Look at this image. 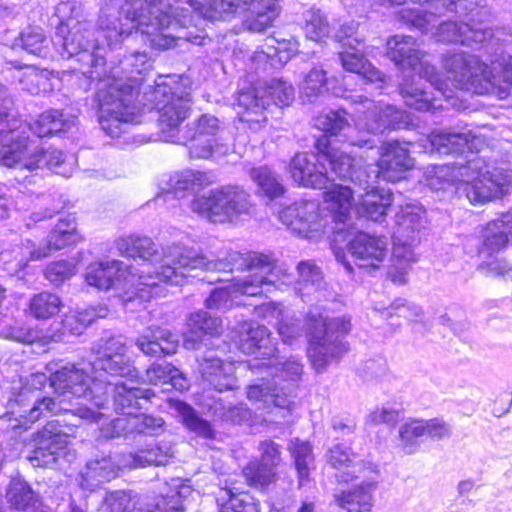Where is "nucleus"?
Instances as JSON below:
<instances>
[{
    "label": "nucleus",
    "mask_w": 512,
    "mask_h": 512,
    "mask_svg": "<svg viewBox=\"0 0 512 512\" xmlns=\"http://www.w3.org/2000/svg\"><path fill=\"white\" fill-rule=\"evenodd\" d=\"M67 25L58 28L55 44L61 45L60 53L64 57H76L79 72V87L88 91L92 84L96 85V102L98 120L101 128L111 137H118L121 126L132 121L135 101L140 91L149 90L145 86L152 68V60L146 52L135 51L124 55L117 65L107 68V50H114L119 45L111 47L103 36L97 21L98 38L93 39V25L90 21H79L75 17L67 19ZM141 35V31L133 29L132 33ZM142 37V36H140ZM141 40L144 42L143 38ZM145 43H148L145 41Z\"/></svg>",
    "instance_id": "1"
},
{
    "label": "nucleus",
    "mask_w": 512,
    "mask_h": 512,
    "mask_svg": "<svg viewBox=\"0 0 512 512\" xmlns=\"http://www.w3.org/2000/svg\"><path fill=\"white\" fill-rule=\"evenodd\" d=\"M254 271L242 278L233 279L224 287L214 288L205 300L210 310L226 311L236 304L237 295L257 296L270 287L280 288L294 281L290 267L279 263L272 253L255 251H219L215 258H207L201 251L180 244L163 248L161 271L156 275H141L138 294L142 299H152L162 293L160 283L182 285L188 277H199L200 272Z\"/></svg>",
    "instance_id": "2"
},
{
    "label": "nucleus",
    "mask_w": 512,
    "mask_h": 512,
    "mask_svg": "<svg viewBox=\"0 0 512 512\" xmlns=\"http://www.w3.org/2000/svg\"><path fill=\"white\" fill-rule=\"evenodd\" d=\"M413 150L421 148V152L453 156L455 160L447 162L437 174H445L450 170L451 180L457 181L456 192L465 196L473 204H485L492 199L500 198L509 192L512 173L502 167H492L474 151L475 139L470 133H439L421 138L418 143H407Z\"/></svg>",
    "instance_id": "3"
},
{
    "label": "nucleus",
    "mask_w": 512,
    "mask_h": 512,
    "mask_svg": "<svg viewBox=\"0 0 512 512\" xmlns=\"http://www.w3.org/2000/svg\"><path fill=\"white\" fill-rule=\"evenodd\" d=\"M239 348L244 354L254 356L248 364L251 370L266 371L265 377L248 386L247 398L268 413L277 411L282 418L290 415L303 372L300 361L294 357L285 362L273 361L277 348L268 328L259 324L248 327L240 338Z\"/></svg>",
    "instance_id": "4"
},
{
    "label": "nucleus",
    "mask_w": 512,
    "mask_h": 512,
    "mask_svg": "<svg viewBox=\"0 0 512 512\" xmlns=\"http://www.w3.org/2000/svg\"><path fill=\"white\" fill-rule=\"evenodd\" d=\"M49 383L54 389L55 397H43L36 399L30 408L20 407L19 418H10V425L13 428L25 427L40 419L47 414L63 416H78L80 419L98 421L100 416L104 415L86 406L82 402H72L75 400H86L97 409H109L110 399L107 397V391L104 390L97 381L102 379L94 376L88 362H82L78 365L66 363L52 371L50 369Z\"/></svg>",
    "instance_id": "5"
},
{
    "label": "nucleus",
    "mask_w": 512,
    "mask_h": 512,
    "mask_svg": "<svg viewBox=\"0 0 512 512\" xmlns=\"http://www.w3.org/2000/svg\"><path fill=\"white\" fill-rule=\"evenodd\" d=\"M387 57L401 69L411 74L404 77L399 86L405 105L417 111H434L448 105L460 109L458 99L442 79L435 66L422 61V53L412 36L395 35L387 41Z\"/></svg>",
    "instance_id": "6"
},
{
    "label": "nucleus",
    "mask_w": 512,
    "mask_h": 512,
    "mask_svg": "<svg viewBox=\"0 0 512 512\" xmlns=\"http://www.w3.org/2000/svg\"><path fill=\"white\" fill-rule=\"evenodd\" d=\"M115 245L121 255L141 261L142 268L135 271L133 266L125 265L119 260L95 262L87 267L85 274L87 284L100 290H108L124 289L126 284L130 283L133 290L125 293L124 301L130 302L134 299L146 301L138 294L139 288L144 287L140 283L141 275L148 273L156 275V271H161L163 251L160 253L150 238L139 235L121 237L116 240Z\"/></svg>",
    "instance_id": "7"
},
{
    "label": "nucleus",
    "mask_w": 512,
    "mask_h": 512,
    "mask_svg": "<svg viewBox=\"0 0 512 512\" xmlns=\"http://www.w3.org/2000/svg\"><path fill=\"white\" fill-rule=\"evenodd\" d=\"M76 122L75 117L58 109L47 110L32 122L23 121L14 111L7 88L0 85V163L13 165L25 149L34 147L30 133L39 138L66 134L76 127Z\"/></svg>",
    "instance_id": "8"
},
{
    "label": "nucleus",
    "mask_w": 512,
    "mask_h": 512,
    "mask_svg": "<svg viewBox=\"0 0 512 512\" xmlns=\"http://www.w3.org/2000/svg\"><path fill=\"white\" fill-rule=\"evenodd\" d=\"M492 68L477 55L463 51L447 53L443 66L456 87L474 94H495L500 99L512 96V54L501 51L490 59Z\"/></svg>",
    "instance_id": "9"
},
{
    "label": "nucleus",
    "mask_w": 512,
    "mask_h": 512,
    "mask_svg": "<svg viewBox=\"0 0 512 512\" xmlns=\"http://www.w3.org/2000/svg\"><path fill=\"white\" fill-rule=\"evenodd\" d=\"M345 109L329 110L318 115L314 119V126L323 132L316 138L315 148L320 152V159L324 162L325 167L329 166L332 173L343 180H350L359 188H369L371 173L365 167L359 165L355 157L351 156L350 151L340 150L333 147L330 137H339V141L351 144L347 138L364 137L359 134L355 128H351L346 118ZM355 147L361 148L359 145Z\"/></svg>",
    "instance_id": "10"
},
{
    "label": "nucleus",
    "mask_w": 512,
    "mask_h": 512,
    "mask_svg": "<svg viewBox=\"0 0 512 512\" xmlns=\"http://www.w3.org/2000/svg\"><path fill=\"white\" fill-rule=\"evenodd\" d=\"M153 83L138 101L158 111L159 126L167 141L182 144L184 131L180 125L190 111L191 88L177 75H159Z\"/></svg>",
    "instance_id": "11"
},
{
    "label": "nucleus",
    "mask_w": 512,
    "mask_h": 512,
    "mask_svg": "<svg viewBox=\"0 0 512 512\" xmlns=\"http://www.w3.org/2000/svg\"><path fill=\"white\" fill-rule=\"evenodd\" d=\"M305 327L308 358L317 373L325 371L333 361H338L348 351L345 337L351 330L350 316L330 318L326 310L314 307L306 315Z\"/></svg>",
    "instance_id": "12"
},
{
    "label": "nucleus",
    "mask_w": 512,
    "mask_h": 512,
    "mask_svg": "<svg viewBox=\"0 0 512 512\" xmlns=\"http://www.w3.org/2000/svg\"><path fill=\"white\" fill-rule=\"evenodd\" d=\"M174 457V447L170 441L162 440L146 445L137 452L129 453L124 462L118 456L109 454L96 455L87 461L80 472V486L84 490L93 491L100 485L118 476L122 466L144 468L146 466L166 465Z\"/></svg>",
    "instance_id": "13"
},
{
    "label": "nucleus",
    "mask_w": 512,
    "mask_h": 512,
    "mask_svg": "<svg viewBox=\"0 0 512 512\" xmlns=\"http://www.w3.org/2000/svg\"><path fill=\"white\" fill-rule=\"evenodd\" d=\"M351 116L355 123V130L364 137H349L347 140L354 145L366 149L378 148L383 141L379 138L386 130L407 128L412 119L406 111L393 105L376 104L364 95L351 96Z\"/></svg>",
    "instance_id": "14"
},
{
    "label": "nucleus",
    "mask_w": 512,
    "mask_h": 512,
    "mask_svg": "<svg viewBox=\"0 0 512 512\" xmlns=\"http://www.w3.org/2000/svg\"><path fill=\"white\" fill-rule=\"evenodd\" d=\"M80 420L71 421L67 416L48 421L34 438L33 450L28 460L35 467L63 469L76 459L75 450L69 447V436L80 425Z\"/></svg>",
    "instance_id": "15"
},
{
    "label": "nucleus",
    "mask_w": 512,
    "mask_h": 512,
    "mask_svg": "<svg viewBox=\"0 0 512 512\" xmlns=\"http://www.w3.org/2000/svg\"><path fill=\"white\" fill-rule=\"evenodd\" d=\"M251 208L250 194L237 185L212 189L207 195L194 198L191 202L193 212L213 223H224L234 217L249 214Z\"/></svg>",
    "instance_id": "16"
},
{
    "label": "nucleus",
    "mask_w": 512,
    "mask_h": 512,
    "mask_svg": "<svg viewBox=\"0 0 512 512\" xmlns=\"http://www.w3.org/2000/svg\"><path fill=\"white\" fill-rule=\"evenodd\" d=\"M223 133L224 127L218 118L203 114L197 121L187 125L182 144L188 147L192 158L220 157L227 154L229 150Z\"/></svg>",
    "instance_id": "17"
},
{
    "label": "nucleus",
    "mask_w": 512,
    "mask_h": 512,
    "mask_svg": "<svg viewBox=\"0 0 512 512\" xmlns=\"http://www.w3.org/2000/svg\"><path fill=\"white\" fill-rule=\"evenodd\" d=\"M55 15L59 19V24L56 27L55 36L52 40L48 39L40 28H28L20 33L19 37L14 40L11 49H22L28 54L35 55L41 58H48L50 55L49 44L52 42L58 54L63 59H75L76 57H64L61 53V45H56V37L58 28L61 26L66 27L67 19L69 17H75L79 21H86L83 18L81 8L74 1H65L59 3L55 8Z\"/></svg>",
    "instance_id": "18"
},
{
    "label": "nucleus",
    "mask_w": 512,
    "mask_h": 512,
    "mask_svg": "<svg viewBox=\"0 0 512 512\" xmlns=\"http://www.w3.org/2000/svg\"><path fill=\"white\" fill-rule=\"evenodd\" d=\"M78 240L76 219L72 215L59 218L57 224L50 231L45 241L36 244L31 239H26L22 244L21 258L17 266L23 269L29 261H37L47 257L52 250H60Z\"/></svg>",
    "instance_id": "19"
},
{
    "label": "nucleus",
    "mask_w": 512,
    "mask_h": 512,
    "mask_svg": "<svg viewBox=\"0 0 512 512\" xmlns=\"http://www.w3.org/2000/svg\"><path fill=\"white\" fill-rule=\"evenodd\" d=\"M395 218L393 254L407 262L414 261L411 245L420 239L418 234L425 227L426 213L418 204L409 203L400 208Z\"/></svg>",
    "instance_id": "20"
},
{
    "label": "nucleus",
    "mask_w": 512,
    "mask_h": 512,
    "mask_svg": "<svg viewBox=\"0 0 512 512\" xmlns=\"http://www.w3.org/2000/svg\"><path fill=\"white\" fill-rule=\"evenodd\" d=\"M23 154L24 155L20 156L19 159H16L13 165L6 166L27 170L29 172H36L46 168L64 177H70L72 175L74 159L73 157L68 159L61 150L51 147L44 149L34 146L25 149V153Z\"/></svg>",
    "instance_id": "21"
},
{
    "label": "nucleus",
    "mask_w": 512,
    "mask_h": 512,
    "mask_svg": "<svg viewBox=\"0 0 512 512\" xmlns=\"http://www.w3.org/2000/svg\"><path fill=\"white\" fill-rule=\"evenodd\" d=\"M135 379L117 382L109 389L116 413L134 417L142 410H148L155 392L146 387L135 385Z\"/></svg>",
    "instance_id": "22"
},
{
    "label": "nucleus",
    "mask_w": 512,
    "mask_h": 512,
    "mask_svg": "<svg viewBox=\"0 0 512 512\" xmlns=\"http://www.w3.org/2000/svg\"><path fill=\"white\" fill-rule=\"evenodd\" d=\"M198 373L202 385L217 392L230 391L236 388L235 367L224 362L213 351L197 356Z\"/></svg>",
    "instance_id": "23"
},
{
    "label": "nucleus",
    "mask_w": 512,
    "mask_h": 512,
    "mask_svg": "<svg viewBox=\"0 0 512 512\" xmlns=\"http://www.w3.org/2000/svg\"><path fill=\"white\" fill-rule=\"evenodd\" d=\"M414 166L410 157V148L398 141L387 142L382 146V152L377 162V168H370L371 178L381 176L384 180L396 182L403 174Z\"/></svg>",
    "instance_id": "24"
},
{
    "label": "nucleus",
    "mask_w": 512,
    "mask_h": 512,
    "mask_svg": "<svg viewBox=\"0 0 512 512\" xmlns=\"http://www.w3.org/2000/svg\"><path fill=\"white\" fill-rule=\"evenodd\" d=\"M292 179L298 185L314 189H326L329 184L328 170L317 153H296L289 164Z\"/></svg>",
    "instance_id": "25"
},
{
    "label": "nucleus",
    "mask_w": 512,
    "mask_h": 512,
    "mask_svg": "<svg viewBox=\"0 0 512 512\" xmlns=\"http://www.w3.org/2000/svg\"><path fill=\"white\" fill-rule=\"evenodd\" d=\"M325 457L327 464L338 471L335 477L339 483L368 477V470L377 469L371 463L360 460L346 443L334 444Z\"/></svg>",
    "instance_id": "26"
},
{
    "label": "nucleus",
    "mask_w": 512,
    "mask_h": 512,
    "mask_svg": "<svg viewBox=\"0 0 512 512\" xmlns=\"http://www.w3.org/2000/svg\"><path fill=\"white\" fill-rule=\"evenodd\" d=\"M280 221L299 236L309 238L311 233L323 227L319 215V205L315 201L295 202L279 213Z\"/></svg>",
    "instance_id": "27"
},
{
    "label": "nucleus",
    "mask_w": 512,
    "mask_h": 512,
    "mask_svg": "<svg viewBox=\"0 0 512 512\" xmlns=\"http://www.w3.org/2000/svg\"><path fill=\"white\" fill-rule=\"evenodd\" d=\"M379 473L377 469L368 470V477L353 488L335 495L338 512H370L373 506V493L376 491Z\"/></svg>",
    "instance_id": "28"
},
{
    "label": "nucleus",
    "mask_w": 512,
    "mask_h": 512,
    "mask_svg": "<svg viewBox=\"0 0 512 512\" xmlns=\"http://www.w3.org/2000/svg\"><path fill=\"white\" fill-rule=\"evenodd\" d=\"M237 114L241 122L247 123L251 130H258L267 121L265 100L262 87L251 86L239 90L236 98Z\"/></svg>",
    "instance_id": "29"
},
{
    "label": "nucleus",
    "mask_w": 512,
    "mask_h": 512,
    "mask_svg": "<svg viewBox=\"0 0 512 512\" xmlns=\"http://www.w3.org/2000/svg\"><path fill=\"white\" fill-rule=\"evenodd\" d=\"M348 253L359 261V267H377L383 261L387 251V241L382 236H372L365 232H358L347 244Z\"/></svg>",
    "instance_id": "30"
},
{
    "label": "nucleus",
    "mask_w": 512,
    "mask_h": 512,
    "mask_svg": "<svg viewBox=\"0 0 512 512\" xmlns=\"http://www.w3.org/2000/svg\"><path fill=\"white\" fill-rule=\"evenodd\" d=\"M88 367L94 376L103 380L102 382L97 381V383L107 391L108 398L109 389L114 385L108 379L109 376L127 378L128 380L138 377V370L127 354L116 355L107 360H90Z\"/></svg>",
    "instance_id": "31"
},
{
    "label": "nucleus",
    "mask_w": 512,
    "mask_h": 512,
    "mask_svg": "<svg viewBox=\"0 0 512 512\" xmlns=\"http://www.w3.org/2000/svg\"><path fill=\"white\" fill-rule=\"evenodd\" d=\"M135 344L144 355L160 358L176 352L179 336L166 328L151 326L137 338Z\"/></svg>",
    "instance_id": "32"
},
{
    "label": "nucleus",
    "mask_w": 512,
    "mask_h": 512,
    "mask_svg": "<svg viewBox=\"0 0 512 512\" xmlns=\"http://www.w3.org/2000/svg\"><path fill=\"white\" fill-rule=\"evenodd\" d=\"M512 241V212L502 214L500 218L490 221L482 230L480 255L492 256L505 248Z\"/></svg>",
    "instance_id": "33"
},
{
    "label": "nucleus",
    "mask_w": 512,
    "mask_h": 512,
    "mask_svg": "<svg viewBox=\"0 0 512 512\" xmlns=\"http://www.w3.org/2000/svg\"><path fill=\"white\" fill-rule=\"evenodd\" d=\"M338 58L342 67L355 74L361 85L384 82V74L365 58L357 46L344 47V50L338 53Z\"/></svg>",
    "instance_id": "34"
},
{
    "label": "nucleus",
    "mask_w": 512,
    "mask_h": 512,
    "mask_svg": "<svg viewBox=\"0 0 512 512\" xmlns=\"http://www.w3.org/2000/svg\"><path fill=\"white\" fill-rule=\"evenodd\" d=\"M371 187L359 188L358 196L361 203L358 212L365 218L372 221H381L384 219L387 209L391 206L393 199L392 193L384 188L375 186L376 180L370 178Z\"/></svg>",
    "instance_id": "35"
},
{
    "label": "nucleus",
    "mask_w": 512,
    "mask_h": 512,
    "mask_svg": "<svg viewBox=\"0 0 512 512\" xmlns=\"http://www.w3.org/2000/svg\"><path fill=\"white\" fill-rule=\"evenodd\" d=\"M108 314V309L104 305L90 306L83 310H78L66 314L62 321L59 323L60 328H57L58 335H54L56 341H65L66 335L79 336L86 328L91 325L98 318H105Z\"/></svg>",
    "instance_id": "36"
},
{
    "label": "nucleus",
    "mask_w": 512,
    "mask_h": 512,
    "mask_svg": "<svg viewBox=\"0 0 512 512\" xmlns=\"http://www.w3.org/2000/svg\"><path fill=\"white\" fill-rule=\"evenodd\" d=\"M213 182L212 176L209 173L186 169L180 172H175L169 176L166 183V194H172L175 198H182L186 192H196Z\"/></svg>",
    "instance_id": "37"
},
{
    "label": "nucleus",
    "mask_w": 512,
    "mask_h": 512,
    "mask_svg": "<svg viewBox=\"0 0 512 512\" xmlns=\"http://www.w3.org/2000/svg\"><path fill=\"white\" fill-rule=\"evenodd\" d=\"M170 409L176 414V417L190 432L204 439H215L216 430L210 421L204 419L187 402L182 400H171Z\"/></svg>",
    "instance_id": "38"
},
{
    "label": "nucleus",
    "mask_w": 512,
    "mask_h": 512,
    "mask_svg": "<svg viewBox=\"0 0 512 512\" xmlns=\"http://www.w3.org/2000/svg\"><path fill=\"white\" fill-rule=\"evenodd\" d=\"M296 51V41L282 39L281 42H278V48L260 46L254 52L251 61L256 72L260 69L265 71L268 68L286 64Z\"/></svg>",
    "instance_id": "39"
},
{
    "label": "nucleus",
    "mask_w": 512,
    "mask_h": 512,
    "mask_svg": "<svg viewBox=\"0 0 512 512\" xmlns=\"http://www.w3.org/2000/svg\"><path fill=\"white\" fill-rule=\"evenodd\" d=\"M9 63L18 70H24L19 76L20 88L32 95L50 92L53 89L51 79L53 72L48 69H39L34 65H24L17 60Z\"/></svg>",
    "instance_id": "40"
},
{
    "label": "nucleus",
    "mask_w": 512,
    "mask_h": 512,
    "mask_svg": "<svg viewBox=\"0 0 512 512\" xmlns=\"http://www.w3.org/2000/svg\"><path fill=\"white\" fill-rule=\"evenodd\" d=\"M146 378L150 384L164 386L165 390L184 391L189 387L185 375L166 361L151 364L146 370Z\"/></svg>",
    "instance_id": "41"
},
{
    "label": "nucleus",
    "mask_w": 512,
    "mask_h": 512,
    "mask_svg": "<svg viewBox=\"0 0 512 512\" xmlns=\"http://www.w3.org/2000/svg\"><path fill=\"white\" fill-rule=\"evenodd\" d=\"M481 10L480 14L474 16V21H469V17H465L466 26L463 39V46L470 47L472 50H488V46L492 44V32L487 26L482 24L488 19L489 11L483 7L478 6Z\"/></svg>",
    "instance_id": "42"
},
{
    "label": "nucleus",
    "mask_w": 512,
    "mask_h": 512,
    "mask_svg": "<svg viewBox=\"0 0 512 512\" xmlns=\"http://www.w3.org/2000/svg\"><path fill=\"white\" fill-rule=\"evenodd\" d=\"M298 278L296 287L298 294L304 298L314 293H320L326 286L323 272L313 261L303 260L296 266Z\"/></svg>",
    "instance_id": "43"
},
{
    "label": "nucleus",
    "mask_w": 512,
    "mask_h": 512,
    "mask_svg": "<svg viewBox=\"0 0 512 512\" xmlns=\"http://www.w3.org/2000/svg\"><path fill=\"white\" fill-rule=\"evenodd\" d=\"M219 512H260L259 502L247 491L225 488L217 497Z\"/></svg>",
    "instance_id": "44"
},
{
    "label": "nucleus",
    "mask_w": 512,
    "mask_h": 512,
    "mask_svg": "<svg viewBox=\"0 0 512 512\" xmlns=\"http://www.w3.org/2000/svg\"><path fill=\"white\" fill-rule=\"evenodd\" d=\"M167 486L168 491L156 502L157 511L184 512L183 502L192 493L191 486L181 478H172Z\"/></svg>",
    "instance_id": "45"
},
{
    "label": "nucleus",
    "mask_w": 512,
    "mask_h": 512,
    "mask_svg": "<svg viewBox=\"0 0 512 512\" xmlns=\"http://www.w3.org/2000/svg\"><path fill=\"white\" fill-rule=\"evenodd\" d=\"M289 450L298 476V486L303 487L310 481V472L314 468L312 445L307 441H290Z\"/></svg>",
    "instance_id": "46"
},
{
    "label": "nucleus",
    "mask_w": 512,
    "mask_h": 512,
    "mask_svg": "<svg viewBox=\"0 0 512 512\" xmlns=\"http://www.w3.org/2000/svg\"><path fill=\"white\" fill-rule=\"evenodd\" d=\"M8 503L16 510L28 511L35 507L39 501L38 494L22 478H12L7 490Z\"/></svg>",
    "instance_id": "47"
},
{
    "label": "nucleus",
    "mask_w": 512,
    "mask_h": 512,
    "mask_svg": "<svg viewBox=\"0 0 512 512\" xmlns=\"http://www.w3.org/2000/svg\"><path fill=\"white\" fill-rule=\"evenodd\" d=\"M299 26L307 39L320 42L329 35L330 25L326 15L318 8H310L302 13Z\"/></svg>",
    "instance_id": "48"
},
{
    "label": "nucleus",
    "mask_w": 512,
    "mask_h": 512,
    "mask_svg": "<svg viewBox=\"0 0 512 512\" xmlns=\"http://www.w3.org/2000/svg\"><path fill=\"white\" fill-rule=\"evenodd\" d=\"M354 193H356V191L351 187L340 184L333 185L331 189L325 192V199L331 203L336 222L344 224L349 220Z\"/></svg>",
    "instance_id": "49"
},
{
    "label": "nucleus",
    "mask_w": 512,
    "mask_h": 512,
    "mask_svg": "<svg viewBox=\"0 0 512 512\" xmlns=\"http://www.w3.org/2000/svg\"><path fill=\"white\" fill-rule=\"evenodd\" d=\"M62 306L58 295L50 292L35 294L29 301V312L36 319H47L56 315Z\"/></svg>",
    "instance_id": "50"
},
{
    "label": "nucleus",
    "mask_w": 512,
    "mask_h": 512,
    "mask_svg": "<svg viewBox=\"0 0 512 512\" xmlns=\"http://www.w3.org/2000/svg\"><path fill=\"white\" fill-rule=\"evenodd\" d=\"M250 177L260 190L270 199L281 196L284 187L274 172L267 166L255 167L250 170Z\"/></svg>",
    "instance_id": "51"
},
{
    "label": "nucleus",
    "mask_w": 512,
    "mask_h": 512,
    "mask_svg": "<svg viewBox=\"0 0 512 512\" xmlns=\"http://www.w3.org/2000/svg\"><path fill=\"white\" fill-rule=\"evenodd\" d=\"M138 495L132 491L116 490L107 493L101 506V512H136Z\"/></svg>",
    "instance_id": "52"
},
{
    "label": "nucleus",
    "mask_w": 512,
    "mask_h": 512,
    "mask_svg": "<svg viewBox=\"0 0 512 512\" xmlns=\"http://www.w3.org/2000/svg\"><path fill=\"white\" fill-rule=\"evenodd\" d=\"M127 347L122 335L101 337L91 347L93 360H107L114 356L126 354Z\"/></svg>",
    "instance_id": "53"
},
{
    "label": "nucleus",
    "mask_w": 512,
    "mask_h": 512,
    "mask_svg": "<svg viewBox=\"0 0 512 512\" xmlns=\"http://www.w3.org/2000/svg\"><path fill=\"white\" fill-rule=\"evenodd\" d=\"M265 100L278 107L289 106L294 100L293 86L282 79H272L264 88Z\"/></svg>",
    "instance_id": "54"
},
{
    "label": "nucleus",
    "mask_w": 512,
    "mask_h": 512,
    "mask_svg": "<svg viewBox=\"0 0 512 512\" xmlns=\"http://www.w3.org/2000/svg\"><path fill=\"white\" fill-rule=\"evenodd\" d=\"M243 475L250 486L265 489L274 481L276 473L270 466L253 461L243 468Z\"/></svg>",
    "instance_id": "55"
},
{
    "label": "nucleus",
    "mask_w": 512,
    "mask_h": 512,
    "mask_svg": "<svg viewBox=\"0 0 512 512\" xmlns=\"http://www.w3.org/2000/svg\"><path fill=\"white\" fill-rule=\"evenodd\" d=\"M399 436L405 453H414L419 447L418 439L426 436L424 420L413 419L404 423L399 429Z\"/></svg>",
    "instance_id": "56"
},
{
    "label": "nucleus",
    "mask_w": 512,
    "mask_h": 512,
    "mask_svg": "<svg viewBox=\"0 0 512 512\" xmlns=\"http://www.w3.org/2000/svg\"><path fill=\"white\" fill-rule=\"evenodd\" d=\"M134 441L138 436H158L164 431L165 421L160 416L139 413L132 417Z\"/></svg>",
    "instance_id": "57"
},
{
    "label": "nucleus",
    "mask_w": 512,
    "mask_h": 512,
    "mask_svg": "<svg viewBox=\"0 0 512 512\" xmlns=\"http://www.w3.org/2000/svg\"><path fill=\"white\" fill-rule=\"evenodd\" d=\"M0 336L6 339L21 343H33L39 339V331L30 325L15 322L14 325L8 323L6 319L0 323Z\"/></svg>",
    "instance_id": "58"
},
{
    "label": "nucleus",
    "mask_w": 512,
    "mask_h": 512,
    "mask_svg": "<svg viewBox=\"0 0 512 512\" xmlns=\"http://www.w3.org/2000/svg\"><path fill=\"white\" fill-rule=\"evenodd\" d=\"M221 320L212 316L208 311L198 310L189 315L187 326L192 333L217 334Z\"/></svg>",
    "instance_id": "59"
},
{
    "label": "nucleus",
    "mask_w": 512,
    "mask_h": 512,
    "mask_svg": "<svg viewBox=\"0 0 512 512\" xmlns=\"http://www.w3.org/2000/svg\"><path fill=\"white\" fill-rule=\"evenodd\" d=\"M326 84V71L322 68L314 67L304 78L302 93L307 100L312 103L318 96L322 95L327 90Z\"/></svg>",
    "instance_id": "60"
},
{
    "label": "nucleus",
    "mask_w": 512,
    "mask_h": 512,
    "mask_svg": "<svg viewBox=\"0 0 512 512\" xmlns=\"http://www.w3.org/2000/svg\"><path fill=\"white\" fill-rule=\"evenodd\" d=\"M132 417H117L101 428L102 436L107 439L123 438L134 441Z\"/></svg>",
    "instance_id": "61"
},
{
    "label": "nucleus",
    "mask_w": 512,
    "mask_h": 512,
    "mask_svg": "<svg viewBox=\"0 0 512 512\" xmlns=\"http://www.w3.org/2000/svg\"><path fill=\"white\" fill-rule=\"evenodd\" d=\"M383 316L390 318L393 315L403 317L408 320H414L421 317L423 310L415 303L408 302L406 299H395L389 307L382 312Z\"/></svg>",
    "instance_id": "62"
},
{
    "label": "nucleus",
    "mask_w": 512,
    "mask_h": 512,
    "mask_svg": "<svg viewBox=\"0 0 512 512\" xmlns=\"http://www.w3.org/2000/svg\"><path fill=\"white\" fill-rule=\"evenodd\" d=\"M75 273V265L68 260L50 263L44 271L45 278L55 286L61 285Z\"/></svg>",
    "instance_id": "63"
},
{
    "label": "nucleus",
    "mask_w": 512,
    "mask_h": 512,
    "mask_svg": "<svg viewBox=\"0 0 512 512\" xmlns=\"http://www.w3.org/2000/svg\"><path fill=\"white\" fill-rule=\"evenodd\" d=\"M358 23L349 21L342 24L335 35L336 41L342 44V47L353 48L361 44L362 39L356 36Z\"/></svg>",
    "instance_id": "64"
}]
</instances>
